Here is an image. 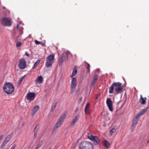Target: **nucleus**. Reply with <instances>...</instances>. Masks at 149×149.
Returning <instances> with one entry per match:
<instances>
[{
	"instance_id": "f257e3e1",
	"label": "nucleus",
	"mask_w": 149,
	"mask_h": 149,
	"mask_svg": "<svg viewBox=\"0 0 149 149\" xmlns=\"http://www.w3.org/2000/svg\"><path fill=\"white\" fill-rule=\"evenodd\" d=\"M123 88V87L121 83L119 82H114L109 88V92L110 93H113L114 89L117 93H120L122 92Z\"/></svg>"
},
{
	"instance_id": "f03ea898",
	"label": "nucleus",
	"mask_w": 149,
	"mask_h": 149,
	"mask_svg": "<svg viewBox=\"0 0 149 149\" xmlns=\"http://www.w3.org/2000/svg\"><path fill=\"white\" fill-rule=\"evenodd\" d=\"M3 88L4 91L8 94L12 93L14 91V87L11 83H5Z\"/></svg>"
},
{
	"instance_id": "7ed1b4c3",
	"label": "nucleus",
	"mask_w": 149,
	"mask_h": 149,
	"mask_svg": "<svg viewBox=\"0 0 149 149\" xmlns=\"http://www.w3.org/2000/svg\"><path fill=\"white\" fill-rule=\"evenodd\" d=\"M79 148V149H93V146L91 142L83 141L80 143Z\"/></svg>"
},
{
	"instance_id": "20e7f679",
	"label": "nucleus",
	"mask_w": 149,
	"mask_h": 149,
	"mask_svg": "<svg viewBox=\"0 0 149 149\" xmlns=\"http://www.w3.org/2000/svg\"><path fill=\"white\" fill-rule=\"evenodd\" d=\"M70 54V52L68 51L64 52L60 56L58 60V64L61 66L62 64L63 61H67L68 59L69 54Z\"/></svg>"
},
{
	"instance_id": "39448f33",
	"label": "nucleus",
	"mask_w": 149,
	"mask_h": 149,
	"mask_svg": "<svg viewBox=\"0 0 149 149\" xmlns=\"http://www.w3.org/2000/svg\"><path fill=\"white\" fill-rule=\"evenodd\" d=\"M67 116L66 112H64L61 116L59 118L57 123H56L54 128L55 130L58 129L60 126L61 125L65 119L66 118Z\"/></svg>"
},
{
	"instance_id": "423d86ee",
	"label": "nucleus",
	"mask_w": 149,
	"mask_h": 149,
	"mask_svg": "<svg viewBox=\"0 0 149 149\" xmlns=\"http://www.w3.org/2000/svg\"><path fill=\"white\" fill-rule=\"evenodd\" d=\"M54 59V55L53 54H50L46 58L45 65L47 67L49 68L52 66Z\"/></svg>"
},
{
	"instance_id": "0eeeda50",
	"label": "nucleus",
	"mask_w": 149,
	"mask_h": 149,
	"mask_svg": "<svg viewBox=\"0 0 149 149\" xmlns=\"http://www.w3.org/2000/svg\"><path fill=\"white\" fill-rule=\"evenodd\" d=\"M1 23L5 26H9L11 25V20L9 17H3L1 19Z\"/></svg>"
},
{
	"instance_id": "6e6552de",
	"label": "nucleus",
	"mask_w": 149,
	"mask_h": 149,
	"mask_svg": "<svg viewBox=\"0 0 149 149\" xmlns=\"http://www.w3.org/2000/svg\"><path fill=\"white\" fill-rule=\"evenodd\" d=\"M88 138L93 141L95 145H97L99 143L100 141L97 136H93L91 134L88 133L87 134Z\"/></svg>"
},
{
	"instance_id": "1a4fd4ad",
	"label": "nucleus",
	"mask_w": 149,
	"mask_h": 149,
	"mask_svg": "<svg viewBox=\"0 0 149 149\" xmlns=\"http://www.w3.org/2000/svg\"><path fill=\"white\" fill-rule=\"evenodd\" d=\"M77 85L76 77H72L70 85V93H72L74 92Z\"/></svg>"
},
{
	"instance_id": "9d476101",
	"label": "nucleus",
	"mask_w": 149,
	"mask_h": 149,
	"mask_svg": "<svg viewBox=\"0 0 149 149\" xmlns=\"http://www.w3.org/2000/svg\"><path fill=\"white\" fill-rule=\"evenodd\" d=\"M26 64L25 60L22 58L19 60V67L21 69H24L26 67Z\"/></svg>"
},
{
	"instance_id": "9b49d317",
	"label": "nucleus",
	"mask_w": 149,
	"mask_h": 149,
	"mask_svg": "<svg viewBox=\"0 0 149 149\" xmlns=\"http://www.w3.org/2000/svg\"><path fill=\"white\" fill-rule=\"evenodd\" d=\"M35 96L36 94L35 93L30 92L27 94L26 98L29 101H32L34 99Z\"/></svg>"
},
{
	"instance_id": "f8f14e48",
	"label": "nucleus",
	"mask_w": 149,
	"mask_h": 149,
	"mask_svg": "<svg viewBox=\"0 0 149 149\" xmlns=\"http://www.w3.org/2000/svg\"><path fill=\"white\" fill-rule=\"evenodd\" d=\"M12 138V135L11 134L8 135L1 144L0 146L1 148H2L4 147L8 142Z\"/></svg>"
},
{
	"instance_id": "ddd939ff",
	"label": "nucleus",
	"mask_w": 149,
	"mask_h": 149,
	"mask_svg": "<svg viewBox=\"0 0 149 149\" xmlns=\"http://www.w3.org/2000/svg\"><path fill=\"white\" fill-rule=\"evenodd\" d=\"M106 104L109 110L110 111H112L113 110V103L110 98H108L107 99Z\"/></svg>"
},
{
	"instance_id": "4468645a",
	"label": "nucleus",
	"mask_w": 149,
	"mask_h": 149,
	"mask_svg": "<svg viewBox=\"0 0 149 149\" xmlns=\"http://www.w3.org/2000/svg\"><path fill=\"white\" fill-rule=\"evenodd\" d=\"M98 76L97 74H95V75L93 77V79L92 81L91 84V87H93L94 86L96 81L98 78Z\"/></svg>"
},
{
	"instance_id": "2eb2a0df",
	"label": "nucleus",
	"mask_w": 149,
	"mask_h": 149,
	"mask_svg": "<svg viewBox=\"0 0 149 149\" xmlns=\"http://www.w3.org/2000/svg\"><path fill=\"white\" fill-rule=\"evenodd\" d=\"M39 107L38 106L36 105L33 107L31 113L32 116H34L37 112L39 110Z\"/></svg>"
},
{
	"instance_id": "dca6fc26",
	"label": "nucleus",
	"mask_w": 149,
	"mask_h": 149,
	"mask_svg": "<svg viewBox=\"0 0 149 149\" xmlns=\"http://www.w3.org/2000/svg\"><path fill=\"white\" fill-rule=\"evenodd\" d=\"M43 81V78L42 76L38 77L36 80H35L36 83H38L39 84L42 83Z\"/></svg>"
},
{
	"instance_id": "f3484780",
	"label": "nucleus",
	"mask_w": 149,
	"mask_h": 149,
	"mask_svg": "<svg viewBox=\"0 0 149 149\" xmlns=\"http://www.w3.org/2000/svg\"><path fill=\"white\" fill-rule=\"evenodd\" d=\"M79 118V115H77L76 117L73 119L72 121L71 122L70 125L72 126L77 121Z\"/></svg>"
},
{
	"instance_id": "a211bd4d",
	"label": "nucleus",
	"mask_w": 149,
	"mask_h": 149,
	"mask_svg": "<svg viewBox=\"0 0 149 149\" xmlns=\"http://www.w3.org/2000/svg\"><path fill=\"white\" fill-rule=\"evenodd\" d=\"M90 104L88 103L86 105L85 108V112L86 114H89L90 113V110L89 108Z\"/></svg>"
},
{
	"instance_id": "6ab92c4d",
	"label": "nucleus",
	"mask_w": 149,
	"mask_h": 149,
	"mask_svg": "<svg viewBox=\"0 0 149 149\" xmlns=\"http://www.w3.org/2000/svg\"><path fill=\"white\" fill-rule=\"evenodd\" d=\"M146 98H144L143 97L142 95H141V97L139 99V102L142 104H146Z\"/></svg>"
},
{
	"instance_id": "aec40b11",
	"label": "nucleus",
	"mask_w": 149,
	"mask_h": 149,
	"mask_svg": "<svg viewBox=\"0 0 149 149\" xmlns=\"http://www.w3.org/2000/svg\"><path fill=\"white\" fill-rule=\"evenodd\" d=\"M103 145L106 148H109L110 147V143L107 140H104L102 142Z\"/></svg>"
},
{
	"instance_id": "412c9836",
	"label": "nucleus",
	"mask_w": 149,
	"mask_h": 149,
	"mask_svg": "<svg viewBox=\"0 0 149 149\" xmlns=\"http://www.w3.org/2000/svg\"><path fill=\"white\" fill-rule=\"evenodd\" d=\"M57 102L56 101H55L52 104V107L51 109V112H52L55 109L56 106L57 105Z\"/></svg>"
},
{
	"instance_id": "4be33fe9",
	"label": "nucleus",
	"mask_w": 149,
	"mask_h": 149,
	"mask_svg": "<svg viewBox=\"0 0 149 149\" xmlns=\"http://www.w3.org/2000/svg\"><path fill=\"white\" fill-rule=\"evenodd\" d=\"M138 122V120L136 119H134L132 121V127H134V128Z\"/></svg>"
},
{
	"instance_id": "5701e85b",
	"label": "nucleus",
	"mask_w": 149,
	"mask_h": 149,
	"mask_svg": "<svg viewBox=\"0 0 149 149\" xmlns=\"http://www.w3.org/2000/svg\"><path fill=\"white\" fill-rule=\"evenodd\" d=\"M73 70L72 71V74L71 76V77H72L73 76H74L75 75L77 74V70L76 68H75V67L74 68H73Z\"/></svg>"
},
{
	"instance_id": "b1692460",
	"label": "nucleus",
	"mask_w": 149,
	"mask_h": 149,
	"mask_svg": "<svg viewBox=\"0 0 149 149\" xmlns=\"http://www.w3.org/2000/svg\"><path fill=\"white\" fill-rule=\"evenodd\" d=\"M40 60H38L36 61L34 63L33 66V67L32 68H35L37 65L40 63Z\"/></svg>"
},
{
	"instance_id": "393cba45",
	"label": "nucleus",
	"mask_w": 149,
	"mask_h": 149,
	"mask_svg": "<svg viewBox=\"0 0 149 149\" xmlns=\"http://www.w3.org/2000/svg\"><path fill=\"white\" fill-rule=\"evenodd\" d=\"M148 108V107H147L146 109H142L140 113H139L141 115L143 114Z\"/></svg>"
},
{
	"instance_id": "a878e982",
	"label": "nucleus",
	"mask_w": 149,
	"mask_h": 149,
	"mask_svg": "<svg viewBox=\"0 0 149 149\" xmlns=\"http://www.w3.org/2000/svg\"><path fill=\"white\" fill-rule=\"evenodd\" d=\"M117 127H114L112 128L110 132L111 134L114 132L116 130Z\"/></svg>"
},
{
	"instance_id": "bb28decb",
	"label": "nucleus",
	"mask_w": 149,
	"mask_h": 149,
	"mask_svg": "<svg viewBox=\"0 0 149 149\" xmlns=\"http://www.w3.org/2000/svg\"><path fill=\"white\" fill-rule=\"evenodd\" d=\"M85 63L87 64V66H86V68L87 70V71L88 72H89L90 71V65L88 63H87L86 62H85Z\"/></svg>"
},
{
	"instance_id": "cd10ccee",
	"label": "nucleus",
	"mask_w": 149,
	"mask_h": 149,
	"mask_svg": "<svg viewBox=\"0 0 149 149\" xmlns=\"http://www.w3.org/2000/svg\"><path fill=\"white\" fill-rule=\"evenodd\" d=\"M39 125L38 124L36 127L35 128L34 130V132H37L38 131L39 129Z\"/></svg>"
},
{
	"instance_id": "c85d7f7f",
	"label": "nucleus",
	"mask_w": 149,
	"mask_h": 149,
	"mask_svg": "<svg viewBox=\"0 0 149 149\" xmlns=\"http://www.w3.org/2000/svg\"><path fill=\"white\" fill-rule=\"evenodd\" d=\"M141 115V114L139 113H138L135 116V118L134 119H137L138 120H139V118Z\"/></svg>"
},
{
	"instance_id": "c756f323",
	"label": "nucleus",
	"mask_w": 149,
	"mask_h": 149,
	"mask_svg": "<svg viewBox=\"0 0 149 149\" xmlns=\"http://www.w3.org/2000/svg\"><path fill=\"white\" fill-rule=\"evenodd\" d=\"M24 77H25V76H23L21 78L20 80L18 82V85H19L20 84L21 82L22 81V80H23V79H24Z\"/></svg>"
},
{
	"instance_id": "7c9ffc66",
	"label": "nucleus",
	"mask_w": 149,
	"mask_h": 149,
	"mask_svg": "<svg viewBox=\"0 0 149 149\" xmlns=\"http://www.w3.org/2000/svg\"><path fill=\"white\" fill-rule=\"evenodd\" d=\"M21 45V43L19 41L17 42H16V46L17 47H19Z\"/></svg>"
},
{
	"instance_id": "2f4dec72",
	"label": "nucleus",
	"mask_w": 149,
	"mask_h": 149,
	"mask_svg": "<svg viewBox=\"0 0 149 149\" xmlns=\"http://www.w3.org/2000/svg\"><path fill=\"white\" fill-rule=\"evenodd\" d=\"M41 143H39L38 145L36 147V148L35 149H38L41 146Z\"/></svg>"
},
{
	"instance_id": "473e14b6",
	"label": "nucleus",
	"mask_w": 149,
	"mask_h": 149,
	"mask_svg": "<svg viewBox=\"0 0 149 149\" xmlns=\"http://www.w3.org/2000/svg\"><path fill=\"white\" fill-rule=\"evenodd\" d=\"M35 42L36 45L40 44V42L36 40H35Z\"/></svg>"
},
{
	"instance_id": "72a5a7b5",
	"label": "nucleus",
	"mask_w": 149,
	"mask_h": 149,
	"mask_svg": "<svg viewBox=\"0 0 149 149\" xmlns=\"http://www.w3.org/2000/svg\"><path fill=\"white\" fill-rule=\"evenodd\" d=\"M37 132H34V139H35L37 137Z\"/></svg>"
},
{
	"instance_id": "f704fd0d",
	"label": "nucleus",
	"mask_w": 149,
	"mask_h": 149,
	"mask_svg": "<svg viewBox=\"0 0 149 149\" xmlns=\"http://www.w3.org/2000/svg\"><path fill=\"white\" fill-rule=\"evenodd\" d=\"M3 135H1L0 136V141L3 139Z\"/></svg>"
},
{
	"instance_id": "c9c22d12",
	"label": "nucleus",
	"mask_w": 149,
	"mask_h": 149,
	"mask_svg": "<svg viewBox=\"0 0 149 149\" xmlns=\"http://www.w3.org/2000/svg\"><path fill=\"white\" fill-rule=\"evenodd\" d=\"M15 145H13L12 147L11 148H10V149H14L15 147Z\"/></svg>"
},
{
	"instance_id": "e433bc0d",
	"label": "nucleus",
	"mask_w": 149,
	"mask_h": 149,
	"mask_svg": "<svg viewBox=\"0 0 149 149\" xmlns=\"http://www.w3.org/2000/svg\"><path fill=\"white\" fill-rule=\"evenodd\" d=\"M25 54L28 57L29 56V54L26 52H25Z\"/></svg>"
},
{
	"instance_id": "4c0bfd02",
	"label": "nucleus",
	"mask_w": 149,
	"mask_h": 149,
	"mask_svg": "<svg viewBox=\"0 0 149 149\" xmlns=\"http://www.w3.org/2000/svg\"><path fill=\"white\" fill-rule=\"evenodd\" d=\"M19 25L18 24H17V25H16V27L17 28V29L18 28V27H19Z\"/></svg>"
},
{
	"instance_id": "58836bf2",
	"label": "nucleus",
	"mask_w": 149,
	"mask_h": 149,
	"mask_svg": "<svg viewBox=\"0 0 149 149\" xmlns=\"http://www.w3.org/2000/svg\"><path fill=\"white\" fill-rule=\"evenodd\" d=\"M76 144H74V145H73L72 146H73L74 148H75L76 147Z\"/></svg>"
},
{
	"instance_id": "ea45409f",
	"label": "nucleus",
	"mask_w": 149,
	"mask_h": 149,
	"mask_svg": "<svg viewBox=\"0 0 149 149\" xmlns=\"http://www.w3.org/2000/svg\"><path fill=\"white\" fill-rule=\"evenodd\" d=\"M3 8L4 9H6V8L4 6L3 7Z\"/></svg>"
},
{
	"instance_id": "a19ab883",
	"label": "nucleus",
	"mask_w": 149,
	"mask_h": 149,
	"mask_svg": "<svg viewBox=\"0 0 149 149\" xmlns=\"http://www.w3.org/2000/svg\"><path fill=\"white\" fill-rule=\"evenodd\" d=\"M147 143H149V140L148 141Z\"/></svg>"
},
{
	"instance_id": "79ce46f5",
	"label": "nucleus",
	"mask_w": 149,
	"mask_h": 149,
	"mask_svg": "<svg viewBox=\"0 0 149 149\" xmlns=\"http://www.w3.org/2000/svg\"><path fill=\"white\" fill-rule=\"evenodd\" d=\"M48 149H52L51 148H49Z\"/></svg>"
}]
</instances>
